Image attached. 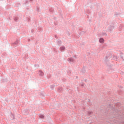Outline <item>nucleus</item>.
Instances as JSON below:
<instances>
[{"instance_id":"f03ea898","label":"nucleus","mask_w":124,"mask_h":124,"mask_svg":"<svg viewBox=\"0 0 124 124\" xmlns=\"http://www.w3.org/2000/svg\"><path fill=\"white\" fill-rule=\"evenodd\" d=\"M64 49H65V47H64V46H61L60 47V50H61V51H62L63 50H64Z\"/></svg>"},{"instance_id":"7ed1b4c3","label":"nucleus","mask_w":124,"mask_h":124,"mask_svg":"<svg viewBox=\"0 0 124 124\" xmlns=\"http://www.w3.org/2000/svg\"><path fill=\"white\" fill-rule=\"evenodd\" d=\"M40 117H41L42 119H43V118H44V115H40Z\"/></svg>"},{"instance_id":"20e7f679","label":"nucleus","mask_w":124,"mask_h":124,"mask_svg":"<svg viewBox=\"0 0 124 124\" xmlns=\"http://www.w3.org/2000/svg\"><path fill=\"white\" fill-rule=\"evenodd\" d=\"M70 62H73V60L72 59H70Z\"/></svg>"},{"instance_id":"f257e3e1","label":"nucleus","mask_w":124,"mask_h":124,"mask_svg":"<svg viewBox=\"0 0 124 124\" xmlns=\"http://www.w3.org/2000/svg\"><path fill=\"white\" fill-rule=\"evenodd\" d=\"M99 41L100 43H104V39L102 38H100Z\"/></svg>"}]
</instances>
